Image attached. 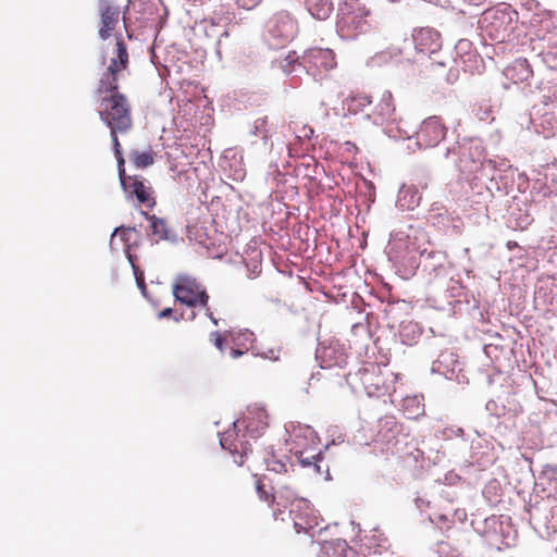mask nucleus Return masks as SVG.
<instances>
[{
    "label": "nucleus",
    "mask_w": 557,
    "mask_h": 557,
    "mask_svg": "<svg viewBox=\"0 0 557 557\" xmlns=\"http://www.w3.org/2000/svg\"><path fill=\"white\" fill-rule=\"evenodd\" d=\"M173 294L177 301L188 307H202L206 314L214 323L218 320L213 317L212 311L208 307L209 295L205 287L189 275H178L173 284Z\"/></svg>",
    "instance_id": "3"
},
{
    "label": "nucleus",
    "mask_w": 557,
    "mask_h": 557,
    "mask_svg": "<svg viewBox=\"0 0 557 557\" xmlns=\"http://www.w3.org/2000/svg\"><path fill=\"white\" fill-rule=\"evenodd\" d=\"M145 216L150 221L151 235L154 237L156 242L168 239L169 238V228L165 220L160 219L156 215H149L148 213H144Z\"/></svg>",
    "instance_id": "26"
},
{
    "label": "nucleus",
    "mask_w": 557,
    "mask_h": 557,
    "mask_svg": "<svg viewBox=\"0 0 557 557\" xmlns=\"http://www.w3.org/2000/svg\"><path fill=\"white\" fill-rule=\"evenodd\" d=\"M263 461L269 471H273L275 473H283L287 471L286 463L282 459L276 458L272 447L264 449Z\"/></svg>",
    "instance_id": "27"
},
{
    "label": "nucleus",
    "mask_w": 557,
    "mask_h": 557,
    "mask_svg": "<svg viewBox=\"0 0 557 557\" xmlns=\"http://www.w3.org/2000/svg\"><path fill=\"white\" fill-rule=\"evenodd\" d=\"M370 11L360 7L358 0H345L339 9L337 20V32L343 38L355 39L370 29L367 17Z\"/></svg>",
    "instance_id": "2"
},
{
    "label": "nucleus",
    "mask_w": 557,
    "mask_h": 557,
    "mask_svg": "<svg viewBox=\"0 0 557 557\" xmlns=\"http://www.w3.org/2000/svg\"><path fill=\"white\" fill-rule=\"evenodd\" d=\"M281 352H282L281 347L280 346H274V347H271V348L262 351L260 355L263 358L269 359L271 361H277V360H280Z\"/></svg>",
    "instance_id": "34"
},
{
    "label": "nucleus",
    "mask_w": 557,
    "mask_h": 557,
    "mask_svg": "<svg viewBox=\"0 0 557 557\" xmlns=\"http://www.w3.org/2000/svg\"><path fill=\"white\" fill-rule=\"evenodd\" d=\"M120 239L125 246V253L128 257L131 253L132 244L137 239V231L135 227H116L111 236V244L113 245L116 239Z\"/></svg>",
    "instance_id": "25"
},
{
    "label": "nucleus",
    "mask_w": 557,
    "mask_h": 557,
    "mask_svg": "<svg viewBox=\"0 0 557 557\" xmlns=\"http://www.w3.org/2000/svg\"><path fill=\"white\" fill-rule=\"evenodd\" d=\"M298 33L297 21L286 11L278 12L269 21L268 34L272 47L284 46Z\"/></svg>",
    "instance_id": "7"
},
{
    "label": "nucleus",
    "mask_w": 557,
    "mask_h": 557,
    "mask_svg": "<svg viewBox=\"0 0 557 557\" xmlns=\"http://www.w3.org/2000/svg\"><path fill=\"white\" fill-rule=\"evenodd\" d=\"M369 117L375 124H384L395 122L397 120L396 107L391 91L385 90L380 100L374 106Z\"/></svg>",
    "instance_id": "16"
},
{
    "label": "nucleus",
    "mask_w": 557,
    "mask_h": 557,
    "mask_svg": "<svg viewBox=\"0 0 557 557\" xmlns=\"http://www.w3.org/2000/svg\"><path fill=\"white\" fill-rule=\"evenodd\" d=\"M121 186L128 197H135L145 207L152 209L156 206L153 188L141 176L133 175L127 177L126 181L122 180Z\"/></svg>",
    "instance_id": "11"
},
{
    "label": "nucleus",
    "mask_w": 557,
    "mask_h": 557,
    "mask_svg": "<svg viewBox=\"0 0 557 557\" xmlns=\"http://www.w3.org/2000/svg\"><path fill=\"white\" fill-rule=\"evenodd\" d=\"M440 35L431 28H421L413 35V40L421 51H434L438 45Z\"/></svg>",
    "instance_id": "19"
},
{
    "label": "nucleus",
    "mask_w": 557,
    "mask_h": 557,
    "mask_svg": "<svg viewBox=\"0 0 557 557\" xmlns=\"http://www.w3.org/2000/svg\"><path fill=\"white\" fill-rule=\"evenodd\" d=\"M506 76L515 83L527 81L532 76V70L525 59L516 60L505 70Z\"/></svg>",
    "instance_id": "20"
},
{
    "label": "nucleus",
    "mask_w": 557,
    "mask_h": 557,
    "mask_svg": "<svg viewBox=\"0 0 557 557\" xmlns=\"http://www.w3.org/2000/svg\"><path fill=\"white\" fill-rule=\"evenodd\" d=\"M308 12L317 20H326L332 10L333 4L330 0H306Z\"/></svg>",
    "instance_id": "24"
},
{
    "label": "nucleus",
    "mask_w": 557,
    "mask_h": 557,
    "mask_svg": "<svg viewBox=\"0 0 557 557\" xmlns=\"http://www.w3.org/2000/svg\"><path fill=\"white\" fill-rule=\"evenodd\" d=\"M210 339L216 349L221 352H224L225 343L227 342L226 337L220 332L215 331L210 334Z\"/></svg>",
    "instance_id": "33"
},
{
    "label": "nucleus",
    "mask_w": 557,
    "mask_h": 557,
    "mask_svg": "<svg viewBox=\"0 0 557 557\" xmlns=\"http://www.w3.org/2000/svg\"><path fill=\"white\" fill-rule=\"evenodd\" d=\"M511 15L509 8L486 10L480 20V26L492 40L503 42L511 30Z\"/></svg>",
    "instance_id": "5"
},
{
    "label": "nucleus",
    "mask_w": 557,
    "mask_h": 557,
    "mask_svg": "<svg viewBox=\"0 0 557 557\" xmlns=\"http://www.w3.org/2000/svg\"><path fill=\"white\" fill-rule=\"evenodd\" d=\"M372 103L371 97L366 94H356L343 101L344 110L349 114H358Z\"/></svg>",
    "instance_id": "21"
},
{
    "label": "nucleus",
    "mask_w": 557,
    "mask_h": 557,
    "mask_svg": "<svg viewBox=\"0 0 557 557\" xmlns=\"http://www.w3.org/2000/svg\"><path fill=\"white\" fill-rule=\"evenodd\" d=\"M253 453V449L252 448H248L247 446L243 447V451L238 455H234V463H236L237 466H243L244 462H245V459L248 457V454H252Z\"/></svg>",
    "instance_id": "35"
},
{
    "label": "nucleus",
    "mask_w": 557,
    "mask_h": 557,
    "mask_svg": "<svg viewBox=\"0 0 557 557\" xmlns=\"http://www.w3.org/2000/svg\"><path fill=\"white\" fill-rule=\"evenodd\" d=\"M360 384L369 396L380 397L388 389L387 375L377 363H368L358 372Z\"/></svg>",
    "instance_id": "8"
},
{
    "label": "nucleus",
    "mask_w": 557,
    "mask_h": 557,
    "mask_svg": "<svg viewBox=\"0 0 557 557\" xmlns=\"http://www.w3.org/2000/svg\"><path fill=\"white\" fill-rule=\"evenodd\" d=\"M320 557H366L349 547L346 541L335 540L324 542L321 546Z\"/></svg>",
    "instance_id": "17"
},
{
    "label": "nucleus",
    "mask_w": 557,
    "mask_h": 557,
    "mask_svg": "<svg viewBox=\"0 0 557 557\" xmlns=\"http://www.w3.org/2000/svg\"><path fill=\"white\" fill-rule=\"evenodd\" d=\"M288 510L294 521V529L297 533H309L319 524L318 515L310 502L304 497L294 500V504Z\"/></svg>",
    "instance_id": "9"
},
{
    "label": "nucleus",
    "mask_w": 557,
    "mask_h": 557,
    "mask_svg": "<svg viewBox=\"0 0 557 557\" xmlns=\"http://www.w3.org/2000/svg\"><path fill=\"white\" fill-rule=\"evenodd\" d=\"M521 412H522V407L518 406V408L516 409V414L521 413Z\"/></svg>",
    "instance_id": "40"
},
{
    "label": "nucleus",
    "mask_w": 557,
    "mask_h": 557,
    "mask_svg": "<svg viewBox=\"0 0 557 557\" xmlns=\"http://www.w3.org/2000/svg\"><path fill=\"white\" fill-rule=\"evenodd\" d=\"M317 360L321 368H343L347 362V354L338 341L322 342L315 351Z\"/></svg>",
    "instance_id": "10"
},
{
    "label": "nucleus",
    "mask_w": 557,
    "mask_h": 557,
    "mask_svg": "<svg viewBox=\"0 0 557 557\" xmlns=\"http://www.w3.org/2000/svg\"><path fill=\"white\" fill-rule=\"evenodd\" d=\"M252 133L256 135V136H261V138L263 139L264 144H268L270 137H271V134H270V131L268 128V117H259L253 123V131Z\"/></svg>",
    "instance_id": "30"
},
{
    "label": "nucleus",
    "mask_w": 557,
    "mask_h": 557,
    "mask_svg": "<svg viewBox=\"0 0 557 557\" xmlns=\"http://www.w3.org/2000/svg\"><path fill=\"white\" fill-rule=\"evenodd\" d=\"M99 14L101 26L98 34L102 40H107L119 25L121 8L111 1H102L99 4Z\"/></svg>",
    "instance_id": "13"
},
{
    "label": "nucleus",
    "mask_w": 557,
    "mask_h": 557,
    "mask_svg": "<svg viewBox=\"0 0 557 557\" xmlns=\"http://www.w3.org/2000/svg\"><path fill=\"white\" fill-rule=\"evenodd\" d=\"M231 21V13L228 10L221 9L215 16L205 17L198 23V28L208 38L220 39L222 36H227L224 27Z\"/></svg>",
    "instance_id": "14"
},
{
    "label": "nucleus",
    "mask_w": 557,
    "mask_h": 557,
    "mask_svg": "<svg viewBox=\"0 0 557 557\" xmlns=\"http://www.w3.org/2000/svg\"><path fill=\"white\" fill-rule=\"evenodd\" d=\"M191 234H193V227L188 226V235H189V237H191Z\"/></svg>",
    "instance_id": "41"
},
{
    "label": "nucleus",
    "mask_w": 557,
    "mask_h": 557,
    "mask_svg": "<svg viewBox=\"0 0 557 557\" xmlns=\"http://www.w3.org/2000/svg\"><path fill=\"white\" fill-rule=\"evenodd\" d=\"M446 135V127L437 116L425 119L418 132V139L426 147L436 146Z\"/></svg>",
    "instance_id": "15"
},
{
    "label": "nucleus",
    "mask_w": 557,
    "mask_h": 557,
    "mask_svg": "<svg viewBox=\"0 0 557 557\" xmlns=\"http://www.w3.org/2000/svg\"><path fill=\"white\" fill-rule=\"evenodd\" d=\"M247 351H248V347H246V346L244 348L231 347L230 356L233 359H237V358L242 357L243 355H245Z\"/></svg>",
    "instance_id": "37"
},
{
    "label": "nucleus",
    "mask_w": 557,
    "mask_h": 557,
    "mask_svg": "<svg viewBox=\"0 0 557 557\" xmlns=\"http://www.w3.org/2000/svg\"><path fill=\"white\" fill-rule=\"evenodd\" d=\"M98 114L110 129V137L126 134L134 126L132 103L126 95L120 91L116 83H98Z\"/></svg>",
    "instance_id": "1"
},
{
    "label": "nucleus",
    "mask_w": 557,
    "mask_h": 557,
    "mask_svg": "<svg viewBox=\"0 0 557 557\" xmlns=\"http://www.w3.org/2000/svg\"><path fill=\"white\" fill-rule=\"evenodd\" d=\"M299 65L314 79H322L336 67L335 53L329 48L312 47L301 55Z\"/></svg>",
    "instance_id": "4"
},
{
    "label": "nucleus",
    "mask_w": 557,
    "mask_h": 557,
    "mask_svg": "<svg viewBox=\"0 0 557 557\" xmlns=\"http://www.w3.org/2000/svg\"><path fill=\"white\" fill-rule=\"evenodd\" d=\"M112 140V146H113V150H114V154H115V158H116V161H117V172H119V178H120V183L122 184V180H127V177H129L131 175H126V172H125V160H124V157H123V153H122V146H121V143L119 140V136H113L111 138Z\"/></svg>",
    "instance_id": "29"
},
{
    "label": "nucleus",
    "mask_w": 557,
    "mask_h": 557,
    "mask_svg": "<svg viewBox=\"0 0 557 557\" xmlns=\"http://www.w3.org/2000/svg\"><path fill=\"white\" fill-rule=\"evenodd\" d=\"M294 449V455L302 467H313L317 472H320L318 461L321 460V456L317 447L310 449H298L295 447Z\"/></svg>",
    "instance_id": "23"
},
{
    "label": "nucleus",
    "mask_w": 557,
    "mask_h": 557,
    "mask_svg": "<svg viewBox=\"0 0 557 557\" xmlns=\"http://www.w3.org/2000/svg\"><path fill=\"white\" fill-rule=\"evenodd\" d=\"M255 490L259 500L265 503L274 513V508L276 507V491L273 492L272 487H267L264 483V476L256 475Z\"/></svg>",
    "instance_id": "22"
},
{
    "label": "nucleus",
    "mask_w": 557,
    "mask_h": 557,
    "mask_svg": "<svg viewBox=\"0 0 557 557\" xmlns=\"http://www.w3.org/2000/svg\"><path fill=\"white\" fill-rule=\"evenodd\" d=\"M129 159L133 162V164L138 169L150 166L154 162L153 152L151 150H133L129 154Z\"/></svg>",
    "instance_id": "28"
},
{
    "label": "nucleus",
    "mask_w": 557,
    "mask_h": 557,
    "mask_svg": "<svg viewBox=\"0 0 557 557\" xmlns=\"http://www.w3.org/2000/svg\"><path fill=\"white\" fill-rule=\"evenodd\" d=\"M128 261L132 264L136 284L139 287V289L141 290V293L145 295L146 290H147V286L145 283L144 272L139 269V267H137L135 264V257L132 253H128Z\"/></svg>",
    "instance_id": "32"
},
{
    "label": "nucleus",
    "mask_w": 557,
    "mask_h": 557,
    "mask_svg": "<svg viewBox=\"0 0 557 557\" xmlns=\"http://www.w3.org/2000/svg\"><path fill=\"white\" fill-rule=\"evenodd\" d=\"M173 313V310L171 308H165L161 310L158 314L160 319L169 318Z\"/></svg>",
    "instance_id": "38"
},
{
    "label": "nucleus",
    "mask_w": 557,
    "mask_h": 557,
    "mask_svg": "<svg viewBox=\"0 0 557 557\" xmlns=\"http://www.w3.org/2000/svg\"><path fill=\"white\" fill-rule=\"evenodd\" d=\"M251 335L252 334H243V333L230 334L233 342H235L236 338H239L240 336H244L246 339H248V337H250Z\"/></svg>",
    "instance_id": "39"
},
{
    "label": "nucleus",
    "mask_w": 557,
    "mask_h": 557,
    "mask_svg": "<svg viewBox=\"0 0 557 557\" xmlns=\"http://www.w3.org/2000/svg\"><path fill=\"white\" fill-rule=\"evenodd\" d=\"M301 57L299 58L295 51H289L281 61L280 66L285 73H290L295 70V64L300 62Z\"/></svg>",
    "instance_id": "31"
},
{
    "label": "nucleus",
    "mask_w": 557,
    "mask_h": 557,
    "mask_svg": "<svg viewBox=\"0 0 557 557\" xmlns=\"http://www.w3.org/2000/svg\"><path fill=\"white\" fill-rule=\"evenodd\" d=\"M301 498L298 493L289 485L281 486L276 490V507L274 508V519H278L285 509H288L294 500Z\"/></svg>",
    "instance_id": "18"
},
{
    "label": "nucleus",
    "mask_w": 557,
    "mask_h": 557,
    "mask_svg": "<svg viewBox=\"0 0 557 557\" xmlns=\"http://www.w3.org/2000/svg\"><path fill=\"white\" fill-rule=\"evenodd\" d=\"M128 70L129 53L122 35H119L115 37V46L113 48L112 55L109 58L107 67L101 74L98 83L119 84V81L124 77Z\"/></svg>",
    "instance_id": "6"
},
{
    "label": "nucleus",
    "mask_w": 557,
    "mask_h": 557,
    "mask_svg": "<svg viewBox=\"0 0 557 557\" xmlns=\"http://www.w3.org/2000/svg\"><path fill=\"white\" fill-rule=\"evenodd\" d=\"M268 413L263 408L252 407L248 408L244 417L237 420L234 425H242L250 437L257 438L268 429Z\"/></svg>",
    "instance_id": "12"
},
{
    "label": "nucleus",
    "mask_w": 557,
    "mask_h": 557,
    "mask_svg": "<svg viewBox=\"0 0 557 557\" xmlns=\"http://www.w3.org/2000/svg\"><path fill=\"white\" fill-rule=\"evenodd\" d=\"M237 7L245 9V10H251L256 8L261 0H234Z\"/></svg>",
    "instance_id": "36"
}]
</instances>
